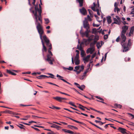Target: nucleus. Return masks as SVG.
Masks as SVG:
<instances>
[{
	"instance_id": "1",
	"label": "nucleus",
	"mask_w": 134,
	"mask_h": 134,
	"mask_svg": "<svg viewBox=\"0 0 134 134\" xmlns=\"http://www.w3.org/2000/svg\"><path fill=\"white\" fill-rule=\"evenodd\" d=\"M36 21L35 22V24H37L36 28L38 30V32L39 33L40 39L41 40V41L43 47L42 49V51L43 52L44 51L46 52L47 51V49L44 45V43L43 41V39L44 41L46 44L47 47H49V49L48 50V54L47 55V58H45L43 53V56L44 59L46 61H47L51 64H52V61L53 60V59L52 57L53 54L51 51L50 50L52 49V45L49 42V40L48 39L46 35H43L42 37V36L44 34V32L43 29L41 26L40 23L38 22V20L37 19L36 17Z\"/></svg>"
},
{
	"instance_id": "2",
	"label": "nucleus",
	"mask_w": 134,
	"mask_h": 134,
	"mask_svg": "<svg viewBox=\"0 0 134 134\" xmlns=\"http://www.w3.org/2000/svg\"><path fill=\"white\" fill-rule=\"evenodd\" d=\"M29 4L31 5V3L35 6V11H32V13L34 14V18L36 20L35 22L36 21V17L37 19L38 22L39 20L41 23H42V20L41 19V13H42L41 7L40 4H39V8H38L37 5H35V0H28Z\"/></svg>"
},
{
	"instance_id": "3",
	"label": "nucleus",
	"mask_w": 134,
	"mask_h": 134,
	"mask_svg": "<svg viewBox=\"0 0 134 134\" xmlns=\"http://www.w3.org/2000/svg\"><path fill=\"white\" fill-rule=\"evenodd\" d=\"M122 30L121 34V44L123 46H124L123 43L126 40V37L125 35L126 31L128 29V27L126 25H125L122 27Z\"/></svg>"
},
{
	"instance_id": "4",
	"label": "nucleus",
	"mask_w": 134,
	"mask_h": 134,
	"mask_svg": "<svg viewBox=\"0 0 134 134\" xmlns=\"http://www.w3.org/2000/svg\"><path fill=\"white\" fill-rule=\"evenodd\" d=\"M125 40L123 43L124 46H123L121 44H121L123 47V52H126L128 51L129 50V47L132 44V43L131 42V40L130 39L128 40L127 44L125 42Z\"/></svg>"
},
{
	"instance_id": "5",
	"label": "nucleus",
	"mask_w": 134,
	"mask_h": 134,
	"mask_svg": "<svg viewBox=\"0 0 134 134\" xmlns=\"http://www.w3.org/2000/svg\"><path fill=\"white\" fill-rule=\"evenodd\" d=\"M84 68V66L83 65L76 66L75 67L73 71L76 72L77 74H78L83 71Z\"/></svg>"
},
{
	"instance_id": "6",
	"label": "nucleus",
	"mask_w": 134,
	"mask_h": 134,
	"mask_svg": "<svg viewBox=\"0 0 134 134\" xmlns=\"http://www.w3.org/2000/svg\"><path fill=\"white\" fill-rule=\"evenodd\" d=\"M82 27H81V30L80 31V33L82 37L85 36L86 37L88 38L89 36V33L91 32L90 29L86 30V31L85 32H83L82 31Z\"/></svg>"
},
{
	"instance_id": "7",
	"label": "nucleus",
	"mask_w": 134,
	"mask_h": 134,
	"mask_svg": "<svg viewBox=\"0 0 134 134\" xmlns=\"http://www.w3.org/2000/svg\"><path fill=\"white\" fill-rule=\"evenodd\" d=\"M94 44L93 43H92L90 44V46L91 47L88 48L86 51V52L87 54L89 53H90L91 54H92L93 53L94 51V47L93 46Z\"/></svg>"
},
{
	"instance_id": "8",
	"label": "nucleus",
	"mask_w": 134,
	"mask_h": 134,
	"mask_svg": "<svg viewBox=\"0 0 134 134\" xmlns=\"http://www.w3.org/2000/svg\"><path fill=\"white\" fill-rule=\"evenodd\" d=\"M85 20L83 22V27L86 30L89 29L90 28L89 25L87 21L86 20V18H85Z\"/></svg>"
},
{
	"instance_id": "9",
	"label": "nucleus",
	"mask_w": 134,
	"mask_h": 134,
	"mask_svg": "<svg viewBox=\"0 0 134 134\" xmlns=\"http://www.w3.org/2000/svg\"><path fill=\"white\" fill-rule=\"evenodd\" d=\"M90 56V55H87L86 57H84L83 58V60L85 63H86L88 61Z\"/></svg>"
},
{
	"instance_id": "10",
	"label": "nucleus",
	"mask_w": 134,
	"mask_h": 134,
	"mask_svg": "<svg viewBox=\"0 0 134 134\" xmlns=\"http://www.w3.org/2000/svg\"><path fill=\"white\" fill-rule=\"evenodd\" d=\"M118 130L122 133L124 134L126 133V130L125 129L121 127H119L118 129Z\"/></svg>"
},
{
	"instance_id": "11",
	"label": "nucleus",
	"mask_w": 134,
	"mask_h": 134,
	"mask_svg": "<svg viewBox=\"0 0 134 134\" xmlns=\"http://www.w3.org/2000/svg\"><path fill=\"white\" fill-rule=\"evenodd\" d=\"M80 13L82 14L85 15L86 14V9L83 7L82 9H80Z\"/></svg>"
},
{
	"instance_id": "12",
	"label": "nucleus",
	"mask_w": 134,
	"mask_h": 134,
	"mask_svg": "<svg viewBox=\"0 0 134 134\" xmlns=\"http://www.w3.org/2000/svg\"><path fill=\"white\" fill-rule=\"evenodd\" d=\"M134 31V26H132L131 27L130 31V32L128 36H131V35L133 34Z\"/></svg>"
},
{
	"instance_id": "13",
	"label": "nucleus",
	"mask_w": 134,
	"mask_h": 134,
	"mask_svg": "<svg viewBox=\"0 0 134 134\" xmlns=\"http://www.w3.org/2000/svg\"><path fill=\"white\" fill-rule=\"evenodd\" d=\"M62 130L64 131L66 133H67L71 134H73L74 133L73 132L70 130H68L66 129H63Z\"/></svg>"
},
{
	"instance_id": "14",
	"label": "nucleus",
	"mask_w": 134,
	"mask_h": 134,
	"mask_svg": "<svg viewBox=\"0 0 134 134\" xmlns=\"http://www.w3.org/2000/svg\"><path fill=\"white\" fill-rule=\"evenodd\" d=\"M94 35H91L90 36H89L88 38V42H90L92 40H94Z\"/></svg>"
},
{
	"instance_id": "15",
	"label": "nucleus",
	"mask_w": 134,
	"mask_h": 134,
	"mask_svg": "<svg viewBox=\"0 0 134 134\" xmlns=\"http://www.w3.org/2000/svg\"><path fill=\"white\" fill-rule=\"evenodd\" d=\"M103 42L102 41H101L100 42H98L97 44V47L98 49L99 48L102 46V43Z\"/></svg>"
},
{
	"instance_id": "16",
	"label": "nucleus",
	"mask_w": 134,
	"mask_h": 134,
	"mask_svg": "<svg viewBox=\"0 0 134 134\" xmlns=\"http://www.w3.org/2000/svg\"><path fill=\"white\" fill-rule=\"evenodd\" d=\"M86 76V75H85L83 73L82 75H80V76L79 78L80 80H82L84 79Z\"/></svg>"
},
{
	"instance_id": "17",
	"label": "nucleus",
	"mask_w": 134,
	"mask_h": 134,
	"mask_svg": "<svg viewBox=\"0 0 134 134\" xmlns=\"http://www.w3.org/2000/svg\"><path fill=\"white\" fill-rule=\"evenodd\" d=\"M79 108L80 109H81V110H85V109L83 108H85L86 109H87L88 110H90L89 109H88L87 108H86V107H84L83 106V105H81V104H79Z\"/></svg>"
},
{
	"instance_id": "18",
	"label": "nucleus",
	"mask_w": 134,
	"mask_h": 134,
	"mask_svg": "<svg viewBox=\"0 0 134 134\" xmlns=\"http://www.w3.org/2000/svg\"><path fill=\"white\" fill-rule=\"evenodd\" d=\"M107 20L108 23L109 24H110L111 22V17L110 16H108L107 18Z\"/></svg>"
},
{
	"instance_id": "19",
	"label": "nucleus",
	"mask_w": 134,
	"mask_h": 134,
	"mask_svg": "<svg viewBox=\"0 0 134 134\" xmlns=\"http://www.w3.org/2000/svg\"><path fill=\"white\" fill-rule=\"evenodd\" d=\"M68 127L69 128L72 130L73 129V128L76 130L78 129V128L77 127L72 125H69L68 126Z\"/></svg>"
},
{
	"instance_id": "20",
	"label": "nucleus",
	"mask_w": 134,
	"mask_h": 134,
	"mask_svg": "<svg viewBox=\"0 0 134 134\" xmlns=\"http://www.w3.org/2000/svg\"><path fill=\"white\" fill-rule=\"evenodd\" d=\"M51 127H52L56 128L57 130L59 129V126L55 124H52V125L51 126Z\"/></svg>"
},
{
	"instance_id": "21",
	"label": "nucleus",
	"mask_w": 134,
	"mask_h": 134,
	"mask_svg": "<svg viewBox=\"0 0 134 134\" xmlns=\"http://www.w3.org/2000/svg\"><path fill=\"white\" fill-rule=\"evenodd\" d=\"M77 87L81 90H83V89L85 88V86L84 85H82L81 86H77Z\"/></svg>"
},
{
	"instance_id": "22",
	"label": "nucleus",
	"mask_w": 134,
	"mask_h": 134,
	"mask_svg": "<svg viewBox=\"0 0 134 134\" xmlns=\"http://www.w3.org/2000/svg\"><path fill=\"white\" fill-rule=\"evenodd\" d=\"M76 1L79 3L80 7H82L83 5V0H76Z\"/></svg>"
},
{
	"instance_id": "23",
	"label": "nucleus",
	"mask_w": 134,
	"mask_h": 134,
	"mask_svg": "<svg viewBox=\"0 0 134 134\" xmlns=\"http://www.w3.org/2000/svg\"><path fill=\"white\" fill-rule=\"evenodd\" d=\"M99 39V37L97 36H94V44Z\"/></svg>"
},
{
	"instance_id": "24",
	"label": "nucleus",
	"mask_w": 134,
	"mask_h": 134,
	"mask_svg": "<svg viewBox=\"0 0 134 134\" xmlns=\"http://www.w3.org/2000/svg\"><path fill=\"white\" fill-rule=\"evenodd\" d=\"M7 72L8 73L10 74H12V75H16V74L15 73L11 71L10 70H8L7 69Z\"/></svg>"
},
{
	"instance_id": "25",
	"label": "nucleus",
	"mask_w": 134,
	"mask_h": 134,
	"mask_svg": "<svg viewBox=\"0 0 134 134\" xmlns=\"http://www.w3.org/2000/svg\"><path fill=\"white\" fill-rule=\"evenodd\" d=\"M45 76H46V75H41L40 76H38L37 77V78L38 79H41L42 78H44L45 77Z\"/></svg>"
},
{
	"instance_id": "26",
	"label": "nucleus",
	"mask_w": 134,
	"mask_h": 134,
	"mask_svg": "<svg viewBox=\"0 0 134 134\" xmlns=\"http://www.w3.org/2000/svg\"><path fill=\"white\" fill-rule=\"evenodd\" d=\"M75 64L76 65H78L80 63V60L79 59H74Z\"/></svg>"
},
{
	"instance_id": "27",
	"label": "nucleus",
	"mask_w": 134,
	"mask_h": 134,
	"mask_svg": "<svg viewBox=\"0 0 134 134\" xmlns=\"http://www.w3.org/2000/svg\"><path fill=\"white\" fill-rule=\"evenodd\" d=\"M30 117V116L29 115H27L26 116H25V118H21L20 119L21 120H27V119L28 118H29Z\"/></svg>"
},
{
	"instance_id": "28",
	"label": "nucleus",
	"mask_w": 134,
	"mask_h": 134,
	"mask_svg": "<svg viewBox=\"0 0 134 134\" xmlns=\"http://www.w3.org/2000/svg\"><path fill=\"white\" fill-rule=\"evenodd\" d=\"M49 108L53 109H59V107H56L53 105L51 107H49Z\"/></svg>"
},
{
	"instance_id": "29",
	"label": "nucleus",
	"mask_w": 134,
	"mask_h": 134,
	"mask_svg": "<svg viewBox=\"0 0 134 134\" xmlns=\"http://www.w3.org/2000/svg\"><path fill=\"white\" fill-rule=\"evenodd\" d=\"M114 10L115 12H117L118 13L120 11V9L118 7H115Z\"/></svg>"
},
{
	"instance_id": "30",
	"label": "nucleus",
	"mask_w": 134,
	"mask_h": 134,
	"mask_svg": "<svg viewBox=\"0 0 134 134\" xmlns=\"http://www.w3.org/2000/svg\"><path fill=\"white\" fill-rule=\"evenodd\" d=\"M63 77L59 75V80H62L64 82H65L66 81L65 80L63 79Z\"/></svg>"
},
{
	"instance_id": "31",
	"label": "nucleus",
	"mask_w": 134,
	"mask_h": 134,
	"mask_svg": "<svg viewBox=\"0 0 134 134\" xmlns=\"http://www.w3.org/2000/svg\"><path fill=\"white\" fill-rule=\"evenodd\" d=\"M93 4L94 5V6L93 7H91V9L93 10L94 11H96V10L95 9V7L96 6V5L94 2Z\"/></svg>"
},
{
	"instance_id": "32",
	"label": "nucleus",
	"mask_w": 134,
	"mask_h": 134,
	"mask_svg": "<svg viewBox=\"0 0 134 134\" xmlns=\"http://www.w3.org/2000/svg\"><path fill=\"white\" fill-rule=\"evenodd\" d=\"M115 106L120 108H121L122 107L121 105L116 103L115 104Z\"/></svg>"
},
{
	"instance_id": "33",
	"label": "nucleus",
	"mask_w": 134,
	"mask_h": 134,
	"mask_svg": "<svg viewBox=\"0 0 134 134\" xmlns=\"http://www.w3.org/2000/svg\"><path fill=\"white\" fill-rule=\"evenodd\" d=\"M48 75H50V76L51 77V78H54L55 79V78L54 77V76L52 74L48 73L47 74Z\"/></svg>"
},
{
	"instance_id": "34",
	"label": "nucleus",
	"mask_w": 134,
	"mask_h": 134,
	"mask_svg": "<svg viewBox=\"0 0 134 134\" xmlns=\"http://www.w3.org/2000/svg\"><path fill=\"white\" fill-rule=\"evenodd\" d=\"M44 20L45 21V23L46 24H48L49 22V21L48 18H45Z\"/></svg>"
},
{
	"instance_id": "35",
	"label": "nucleus",
	"mask_w": 134,
	"mask_h": 134,
	"mask_svg": "<svg viewBox=\"0 0 134 134\" xmlns=\"http://www.w3.org/2000/svg\"><path fill=\"white\" fill-rule=\"evenodd\" d=\"M79 55L78 53H76V56L75 58L74 59H79Z\"/></svg>"
},
{
	"instance_id": "36",
	"label": "nucleus",
	"mask_w": 134,
	"mask_h": 134,
	"mask_svg": "<svg viewBox=\"0 0 134 134\" xmlns=\"http://www.w3.org/2000/svg\"><path fill=\"white\" fill-rule=\"evenodd\" d=\"M100 9H100L97 8L96 9V11L97 12V14L98 15H100V14L99 12V10Z\"/></svg>"
},
{
	"instance_id": "37",
	"label": "nucleus",
	"mask_w": 134,
	"mask_h": 134,
	"mask_svg": "<svg viewBox=\"0 0 134 134\" xmlns=\"http://www.w3.org/2000/svg\"><path fill=\"white\" fill-rule=\"evenodd\" d=\"M131 14H133V15L132 16V17H134V8H133L132 9L131 11Z\"/></svg>"
},
{
	"instance_id": "38",
	"label": "nucleus",
	"mask_w": 134,
	"mask_h": 134,
	"mask_svg": "<svg viewBox=\"0 0 134 134\" xmlns=\"http://www.w3.org/2000/svg\"><path fill=\"white\" fill-rule=\"evenodd\" d=\"M97 31V29L96 28L93 29L92 30V33H96Z\"/></svg>"
},
{
	"instance_id": "39",
	"label": "nucleus",
	"mask_w": 134,
	"mask_h": 134,
	"mask_svg": "<svg viewBox=\"0 0 134 134\" xmlns=\"http://www.w3.org/2000/svg\"><path fill=\"white\" fill-rule=\"evenodd\" d=\"M85 54V52L84 51H81V55L82 57H83Z\"/></svg>"
},
{
	"instance_id": "40",
	"label": "nucleus",
	"mask_w": 134,
	"mask_h": 134,
	"mask_svg": "<svg viewBox=\"0 0 134 134\" xmlns=\"http://www.w3.org/2000/svg\"><path fill=\"white\" fill-rule=\"evenodd\" d=\"M83 44V42H81V43H80V47L78 49H79L80 50V51H83V50H82V47H81V46L82 45V44Z\"/></svg>"
},
{
	"instance_id": "41",
	"label": "nucleus",
	"mask_w": 134,
	"mask_h": 134,
	"mask_svg": "<svg viewBox=\"0 0 134 134\" xmlns=\"http://www.w3.org/2000/svg\"><path fill=\"white\" fill-rule=\"evenodd\" d=\"M69 104H70V105H72V106L76 107V106L73 103L71 102H70L69 103Z\"/></svg>"
},
{
	"instance_id": "42",
	"label": "nucleus",
	"mask_w": 134,
	"mask_h": 134,
	"mask_svg": "<svg viewBox=\"0 0 134 134\" xmlns=\"http://www.w3.org/2000/svg\"><path fill=\"white\" fill-rule=\"evenodd\" d=\"M73 68L71 66H69L68 68H67V69L69 70H73Z\"/></svg>"
},
{
	"instance_id": "43",
	"label": "nucleus",
	"mask_w": 134,
	"mask_h": 134,
	"mask_svg": "<svg viewBox=\"0 0 134 134\" xmlns=\"http://www.w3.org/2000/svg\"><path fill=\"white\" fill-rule=\"evenodd\" d=\"M89 68H88L83 73V74L85 75H86V74L88 72V70H89Z\"/></svg>"
},
{
	"instance_id": "44",
	"label": "nucleus",
	"mask_w": 134,
	"mask_h": 134,
	"mask_svg": "<svg viewBox=\"0 0 134 134\" xmlns=\"http://www.w3.org/2000/svg\"><path fill=\"white\" fill-rule=\"evenodd\" d=\"M95 97L96 98H97V99H99L100 100H103V98H102L100 97H99V96H96Z\"/></svg>"
},
{
	"instance_id": "45",
	"label": "nucleus",
	"mask_w": 134,
	"mask_h": 134,
	"mask_svg": "<svg viewBox=\"0 0 134 134\" xmlns=\"http://www.w3.org/2000/svg\"><path fill=\"white\" fill-rule=\"evenodd\" d=\"M108 34L105 35H104V38L105 40H106L108 38Z\"/></svg>"
},
{
	"instance_id": "46",
	"label": "nucleus",
	"mask_w": 134,
	"mask_h": 134,
	"mask_svg": "<svg viewBox=\"0 0 134 134\" xmlns=\"http://www.w3.org/2000/svg\"><path fill=\"white\" fill-rule=\"evenodd\" d=\"M120 36H118L117 38L116 39V41L117 42H119V40H120Z\"/></svg>"
},
{
	"instance_id": "47",
	"label": "nucleus",
	"mask_w": 134,
	"mask_h": 134,
	"mask_svg": "<svg viewBox=\"0 0 134 134\" xmlns=\"http://www.w3.org/2000/svg\"><path fill=\"white\" fill-rule=\"evenodd\" d=\"M88 11L89 12L90 14L91 15L92 14V12L91 9H88Z\"/></svg>"
},
{
	"instance_id": "48",
	"label": "nucleus",
	"mask_w": 134,
	"mask_h": 134,
	"mask_svg": "<svg viewBox=\"0 0 134 134\" xmlns=\"http://www.w3.org/2000/svg\"><path fill=\"white\" fill-rule=\"evenodd\" d=\"M18 127L21 129H23V128L24 126L22 124H20V126H18Z\"/></svg>"
},
{
	"instance_id": "49",
	"label": "nucleus",
	"mask_w": 134,
	"mask_h": 134,
	"mask_svg": "<svg viewBox=\"0 0 134 134\" xmlns=\"http://www.w3.org/2000/svg\"><path fill=\"white\" fill-rule=\"evenodd\" d=\"M130 60V58L128 57H126L125 59V61L126 62L127 61H129Z\"/></svg>"
},
{
	"instance_id": "50",
	"label": "nucleus",
	"mask_w": 134,
	"mask_h": 134,
	"mask_svg": "<svg viewBox=\"0 0 134 134\" xmlns=\"http://www.w3.org/2000/svg\"><path fill=\"white\" fill-rule=\"evenodd\" d=\"M96 55V53H94L92 55L91 57V58L92 59L93 58H94Z\"/></svg>"
},
{
	"instance_id": "51",
	"label": "nucleus",
	"mask_w": 134,
	"mask_h": 134,
	"mask_svg": "<svg viewBox=\"0 0 134 134\" xmlns=\"http://www.w3.org/2000/svg\"><path fill=\"white\" fill-rule=\"evenodd\" d=\"M59 101H61V100L62 99H65V100H66L67 99H66V98H61V97H59Z\"/></svg>"
},
{
	"instance_id": "52",
	"label": "nucleus",
	"mask_w": 134,
	"mask_h": 134,
	"mask_svg": "<svg viewBox=\"0 0 134 134\" xmlns=\"http://www.w3.org/2000/svg\"><path fill=\"white\" fill-rule=\"evenodd\" d=\"M118 3H117L116 2H115L114 4V6L115 7H118Z\"/></svg>"
},
{
	"instance_id": "53",
	"label": "nucleus",
	"mask_w": 134,
	"mask_h": 134,
	"mask_svg": "<svg viewBox=\"0 0 134 134\" xmlns=\"http://www.w3.org/2000/svg\"><path fill=\"white\" fill-rule=\"evenodd\" d=\"M53 98L56 99L57 100L59 101V97H53Z\"/></svg>"
},
{
	"instance_id": "54",
	"label": "nucleus",
	"mask_w": 134,
	"mask_h": 134,
	"mask_svg": "<svg viewBox=\"0 0 134 134\" xmlns=\"http://www.w3.org/2000/svg\"><path fill=\"white\" fill-rule=\"evenodd\" d=\"M108 53V52L106 53H105L104 55V61L105 60H106V59L107 56V55Z\"/></svg>"
},
{
	"instance_id": "55",
	"label": "nucleus",
	"mask_w": 134,
	"mask_h": 134,
	"mask_svg": "<svg viewBox=\"0 0 134 134\" xmlns=\"http://www.w3.org/2000/svg\"><path fill=\"white\" fill-rule=\"evenodd\" d=\"M83 41L85 42H88V39H83Z\"/></svg>"
},
{
	"instance_id": "56",
	"label": "nucleus",
	"mask_w": 134,
	"mask_h": 134,
	"mask_svg": "<svg viewBox=\"0 0 134 134\" xmlns=\"http://www.w3.org/2000/svg\"><path fill=\"white\" fill-rule=\"evenodd\" d=\"M47 83H49V84H51V85H55V86H58V85L54 84L53 83H52L51 82H47Z\"/></svg>"
},
{
	"instance_id": "57",
	"label": "nucleus",
	"mask_w": 134,
	"mask_h": 134,
	"mask_svg": "<svg viewBox=\"0 0 134 134\" xmlns=\"http://www.w3.org/2000/svg\"><path fill=\"white\" fill-rule=\"evenodd\" d=\"M74 121H75L77 123H79V124H82V122H80V121H79L76 120H74Z\"/></svg>"
},
{
	"instance_id": "58",
	"label": "nucleus",
	"mask_w": 134,
	"mask_h": 134,
	"mask_svg": "<svg viewBox=\"0 0 134 134\" xmlns=\"http://www.w3.org/2000/svg\"><path fill=\"white\" fill-rule=\"evenodd\" d=\"M59 93H60L62 94H64L65 95H68V96H70V95H69L67 94H66V93H64L62 92H59Z\"/></svg>"
},
{
	"instance_id": "59",
	"label": "nucleus",
	"mask_w": 134,
	"mask_h": 134,
	"mask_svg": "<svg viewBox=\"0 0 134 134\" xmlns=\"http://www.w3.org/2000/svg\"><path fill=\"white\" fill-rule=\"evenodd\" d=\"M108 125H112V124H106L105 125V126H104V127L105 128H107V127H108Z\"/></svg>"
},
{
	"instance_id": "60",
	"label": "nucleus",
	"mask_w": 134,
	"mask_h": 134,
	"mask_svg": "<svg viewBox=\"0 0 134 134\" xmlns=\"http://www.w3.org/2000/svg\"><path fill=\"white\" fill-rule=\"evenodd\" d=\"M93 25L94 26H96L97 27H98L99 26V25H97V24H93Z\"/></svg>"
},
{
	"instance_id": "61",
	"label": "nucleus",
	"mask_w": 134,
	"mask_h": 134,
	"mask_svg": "<svg viewBox=\"0 0 134 134\" xmlns=\"http://www.w3.org/2000/svg\"><path fill=\"white\" fill-rule=\"evenodd\" d=\"M74 90L76 92H77V93L79 94H80L82 95V94L80 93L77 90H76L74 88Z\"/></svg>"
},
{
	"instance_id": "62",
	"label": "nucleus",
	"mask_w": 134,
	"mask_h": 134,
	"mask_svg": "<svg viewBox=\"0 0 134 134\" xmlns=\"http://www.w3.org/2000/svg\"><path fill=\"white\" fill-rule=\"evenodd\" d=\"M70 108H71L72 109H73L75 110L79 111L77 109H76L75 108L72 107H70Z\"/></svg>"
},
{
	"instance_id": "63",
	"label": "nucleus",
	"mask_w": 134,
	"mask_h": 134,
	"mask_svg": "<svg viewBox=\"0 0 134 134\" xmlns=\"http://www.w3.org/2000/svg\"><path fill=\"white\" fill-rule=\"evenodd\" d=\"M29 123H30V124L32 123V122L36 123V122L32 121H29Z\"/></svg>"
},
{
	"instance_id": "64",
	"label": "nucleus",
	"mask_w": 134,
	"mask_h": 134,
	"mask_svg": "<svg viewBox=\"0 0 134 134\" xmlns=\"http://www.w3.org/2000/svg\"><path fill=\"white\" fill-rule=\"evenodd\" d=\"M74 84L75 85H76L77 86H80V85L78 84V83H76V82H75L74 83Z\"/></svg>"
}]
</instances>
